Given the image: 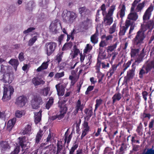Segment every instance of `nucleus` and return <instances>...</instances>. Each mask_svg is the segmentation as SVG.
Wrapping results in <instances>:
<instances>
[{
    "mask_svg": "<svg viewBox=\"0 0 154 154\" xmlns=\"http://www.w3.org/2000/svg\"><path fill=\"white\" fill-rule=\"evenodd\" d=\"M144 49V48H143L140 52L139 48L131 49L130 53L131 57L135 59V62L133 63V65H138L143 61L145 55Z\"/></svg>",
    "mask_w": 154,
    "mask_h": 154,
    "instance_id": "obj_1",
    "label": "nucleus"
},
{
    "mask_svg": "<svg viewBox=\"0 0 154 154\" xmlns=\"http://www.w3.org/2000/svg\"><path fill=\"white\" fill-rule=\"evenodd\" d=\"M154 69V59L151 62L147 61L140 69L139 75L140 78H142L143 75L147 74L151 70Z\"/></svg>",
    "mask_w": 154,
    "mask_h": 154,
    "instance_id": "obj_2",
    "label": "nucleus"
},
{
    "mask_svg": "<svg viewBox=\"0 0 154 154\" xmlns=\"http://www.w3.org/2000/svg\"><path fill=\"white\" fill-rule=\"evenodd\" d=\"M146 37L143 31L140 30L138 31L135 38L133 40V43L134 46L139 47L144 43V40Z\"/></svg>",
    "mask_w": 154,
    "mask_h": 154,
    "instance_id": "obj_3",
    "label": "nucleus"
},
{
    "mask_svg": "<svg viewBox=\"0 0 154 154\" xmlns=\"http://www.w3.org/2000/svg\"><path fill=\"white\" fill-rule=\"evenodd\" d=\"M63 19L67 23H72L75 20L77 17V14L73 12L64 11L62 14Z\"/></svg>",
    "mask_w": 154,
    "mask_h": 154,
    "instance_id": "obj_4",
    "label": "nucleus"
},
{
    "mask_svg": "<svg viewBox=\"0 0 154 154\" xmlns=\"http://www.w3.org/2000/svg\"><path fill=\"white\" fill-rule=\"evenodd\" d=\"M116 9V6L112 5L109 8L108 13L104 17V22L106 25H110L113 22L112 17L113 12Z\"/></svg>",
    "mask_w": 154,
    "mask_h": 154,
    "instance_id": "obj_5",
    "label": "nucleus"
},
{
    "mask_svg": "<svg viewBox=\"0 0 154 154\" xmlns=\"http://www.w3.org/2000/svg\"><path fill=\"white\" fill-rule=\"evenodd\" d=\"M4 85V91L2 99L4 101L9 100L11 98V96L14 92V89L11 86H8V85Z\"/></svg>",
    "mask_w": 154,
    "mask_h": 154,
    "instance_id": "obj_6",
    "label": "nucleus"
},
{
    "mask_svg": "<svg viewBox=\"0 0 154 154\" xmlns=\"http://www.w3.org/2000/svg\"><path fill=\"white\" fill-rule=\"evenodd\" d=\"M57 44L55 42H47L45 45L46 53L48 56L51 55L56 48Z\"/></svg>",
    "mask_w": 154,
    "mask_h": 154,
    "instance_id": "obj_7",
    "label": "nucleus"
},
{
    "mask_svg": "<svg viewBox=\"0 0 154 154\" xmlns=\"http://www.w3.org/2000/svg\"><path fill=\"white\" fill-rule=\"evenodd\" d=\"M154 26V19L143 21V24L141 25V31L144 32L147 29H152Z\"/></svg>",
    "mask_w": 154,
    "mask_h": 154,
    "instance_id": "obj_8",
    "label": "nucleus"
},
{
    "mask_svg": "<svg viewBox=\"0 0 154 154\" xmlns=\"http://www.w3.org/2000/svg\"><path fill=\"white\" fill-rule=\"evenodd\" d=\"M42 103V100L40 96H34L32 102V108L33 109H37L39 107V105Z\"/></svg>",
    "mask_w": 154,
    "mask_h": 154,
    "instance_id": "obj_9",
    "label": "nucleus"
},
{
    "mask_svg": "<svg viewBox=\"0 0 154 154\" xmlns=\"http://www.w3.org/2000/svg\"><path fill=\"white\" fill-rule=\"evenodd\" d=\"M133 23V22L129 20H126L125 21V26H120L119 35L121 36L125 35L129 26Z\"/></svg>",
    "mask_w": 154,
    "mask_h": 154,
    "instance_id": "obj_10",
    "label": "nucleus"
},
{
    "mask_svg": "<svg viewBox=\"0 0 154 154\" xmlns=\"http://www.w3.org/2000/svg\"><path fill=\"white\" fill-rule=\"evenodd\" d=\"M14 79L13 73L10 72L6 73L3 75V80L5 83H11Z\"/></svg>",
    "mask_w": 154,
    "mask_h": 154,
    "instance_id": "obj_11",
    "label": "nucleus"
},
{
    "mask_svg": "<svg viewBox=\"0 0 154 154\" xmlns=\"http://www.w3.org/2000/svg\"><path fill=\"white\" fill-rule=\"evenodd\" d=\"M58 26H60V24L59 21L57 19H56L51 24L49 29L51 32L54 33H56L57 31V28Z\"/></svg>",
    "mask_w": 154,
    "mask_h": 154,
    "instance_id": "obj_12",
    "label": "nucleus"
},
{
    "mask_svg": "<svg viewBox=\"0 0 154 154\" xmlns=\"http://www.w3.org/2000/svg\"><path fill=\"white\" fill-rule=\"evenodd\" d=\"M153 10V6L151 5L146 10L143 16V21L149 20L151 17V12Z\"/></svg>",
    "mask_w": 154,
    "mask_h": 154,
    "instance_id": "obj_13",
    "label": "nucleus"
},
{
    "mask_svg": "<svg viewBox=\"0 0 154 154\" xmlns=\"http://www.w3.org/2000/svg\"><path fill=\"white\" fill-rule=\"evenodd\" d=\"M26 101V98L24 96H22L19 97L17 99L16 104L19 107H22L25 105Z\"/></svg>",
    "mask_w": 154,
    "mask_h": 154,
    "instance_id": "obj_14",
    "label": "nucleus"
},
{
    "mask_svg": "<svg viewBox=\"0 0 154 154\" xmlns=\"http://www.w3.org/2000/svg\"><path fill=\"white\" fill-rule=\"evenodd\" d=\"M82 126V133L81 136V139H82L83 137L88 134L90 130V127L88 125V123L85 121L83 124Z\"/></svg>",
    "mask_w": 154,
    "mask_h": 154,
    "instance_id": "obj_15",
    "label": "nucleus"
},
{
    "mask_svg": "<svg viewBox=\"0 0 154 154\" xmlns=\"http://www.w3.org/2000/svg\"><path fill=\"white\" fill-rule=\"evenodd\" d=\"M120 11H119L117 14V17L118 18L119 16L122 19L125 16L126 7L125 3L121 4L119 6Z\"/></svg>",
    "mask_w": 154,
    "mask_h": 154,
    "instance_id": "obj_16",
    "label": "nucleus"
},
{
    "mask_svg": "<svg viewBox=\"0 0 154 154\" xmlns=\"http://www.w3.org/2000/svg\"><path fill=\"white\" fill-rule=\"evenodd\" d=\"M67 110V107L64 105L62 106L60 108V113L57 114V119L60 120L63 118Z\"/></svg>",
    "mask_w": 154,
    "mask_h": 154,
    "instance_id": "obj_17",
    "label": "nucleus"
},
{
    "mask_svg": "<svg viewBox=\"0 0 154 154\" xmlns=\"http://www.w3.org/2000/svg\"><path fill=\"white\" fill-rule=\"evenodd\" d=\"M18 139L19 144L22 149H25L26 146L27 147L26 149L28 148V146H27V145L28 144L29 145V142L26 141V137H19Z\"/></svg>",
    "mask_w": 154,
    "mask_h": 154,
    "instance_id": "obj_18",
    "label": "nucleus"
},
{
    "mask_svg": "<svg viewBox=\"0 0 154 154\" xmlns=\"http://www.w3.org/2000/svg\"><path fill=\"white\" fill-rule=\"evenodd\" d=\"M134 9L133 8H131V13L128 15V19L131 21L132 20L135 21L138 18V16L136 12L133 11ZM133 22V21H132ZM133 23L134 22L133 21Z\"/></svg>",
    "mask_w": 154,
    "mask_h": 154,
    "instance_id": "obj_19",
    "label": "nucleus"
},
{
    "mask_svg": "<svg viewBox=\"0 0 154 154\" xmlns=\"http://www.w3.org/2000/svg\"><path fill=\"white\" fill-rule=\"evenodd\" d=\"M85 105V104L81 102L80 99L78 100L76 103L75 113H77L79 111H82Z\"/></svg>",
    "mask_w": 154,
    "mask_h": 154,
    "instance_id": "obj_20",
    "label": "nucleus"
},
{
    "mask_svg": "<svg viewBox=\"0 0 154 154\" xmlns=\"http://www.w3.org/2000/svg\"><path fill=\"white\" fill-rule=\"evenodd\" d=\"M57 94L59 96H62L64 93V87L62 85L60 84L57 85L55 86Z\"/></svg>",
    "mask_w": 154,
    "mask_h": 154,
    "instance_id": "obj_21",
    "label": "nucleus"
},
{
    "mask_svg": "<svg viewBox=\"0 0 154 154\" xmlns=\"http://www.w3.org/2000/svg\"><path fill=\"white\" fill-rule=\"evenodd\" d=\"M138 65H133V64H132V68L131 70L130 71H129L128 72L127 76L125 78V80L126 79V82L127 81L128 79H132L134 75V72L135 70L136 66Z\"/></svg>",
    "mask_w": 154,
    "mask_h": 154,
    "instance_id": "obj_22",
    "label": "nucleus"
},
{
    "mask_svg": "<svg viewBox=\"0 0 154 154\" xmlns=\"http://www.w3.org/2000/svg\"><path fill=\"white\" fill-rule=\"evenodd\" d=\"M0 147L2 152L9 149L10 148L9 144L7 141H2L0 143Z\"/></svg>",
    "mask_w": 154,
    "mask_h": 154,
    "instance_id": "obj_23",
    "label": "nucleus"
},
{
    "mask_svg": "<svg viewBox=\"0 0 154 154\" xmlns=\"http://www.w3.org/2000/svg\"><path fill=\"white\" fill-rule=\"evenodd\" d=\"M73 50V51H72L70 54V57L72 59L75 58L80 52L79 50L77 48L76 45L74 46Z\"/></svg>",
    "mask_w": 154,
    "mask_h": 154,
    "instance_id": "obj_24",
    "label": "nucleus"
},
{
    "mask_svg": "<svg viewBox=\"0 0 154 154\" xmlns=\"http://www.w3.org/2000/svg\"><path fill=\"white\" fill-rule=\"evenodd\" d=\"M32 82L35 86H38L41 84L43 85L45 82L38 78H34L32 79Z\"/></svg>",
    "mask_w": 154,
    "mask_h": 154,
    "instance_id": "obj_25",
    "label": "nucleus"
},
{
    "mask_svg": "<svg viewBox=\"0 0 154 154\" xmlns=\"http://www.w3.org/2000/svg\"><path fill=\"white\" fill-rule=\"evenodd\" d=\"M92 20L90 19L87 18L83 23L84 28L85 29H87L91 26Z\"/></svg>",
    "mask_w": 154,
    "mask_h": 154,
    "instance_id": "obj_26",
    "label": "nucleus"
},
{
    "mask_svg": "<svg viewBox=\"0 0 154 154\" xmlns=\"http://www.w3.org/2000/svg\"><path fill=\"white\" fill-rule=\"evenodd\" d=\"M65 151L64 148L62 145H60V143L57 144V150L56 154H65Z\"/></svg>",
    "mask_w": 154,
    "mask_h": 154,
    "instance_id": "obj_27",
    "label": "nucleus"
},
{
    "mask_svg": "<svg viewBox=\"0 0 154 154\" xmlns=\"http://www.w3.org/2000/svg\"><path fill=\"white\" fill-rule=\"evenodd\" d=\"M16 121V119L13 118L8 122L7 125V129L9 131L11 130L14 126Z\"/></svg>",
    "mask_w": 154,
    "mask_h": 154,
    "instance_id": "obj_28",
    "label": "nucleus"
},
{
    "mask_svg": "<svg viewBox=\"0 0 154 154\" xmlns=\"http://www.w3.org/2000/svg\"><path fill=\"white\" fill-rule=\"evenodd\" d=\"M42 111H39V112H34V118H35V124H37L41 120L42 116Z\"/></svg>",
    "mask_w": 154,
    "mask_h": 154,
    "instance_id": "obj_29",
    "label": "nucleus"
},
{
    "mask_svg": "<svg viewBox=\"0 0 154 154\" xmlns=\"http://www.w3.org/2000/svg\"><path fill=\"white\" fill-rule=\"evenodd\" d=\"M8 63L14 67L15 70H17V67L19 64L17 60L12 59L9 61Z\"/></svg>",
    "mask_w": 154,
    "mask_h": 154,
    "instance_id": "obj_30",
    "label": "nucleus"
},
{
    "mask_svg": "<svg viewBox=\"0 0 154 154\" xmlns=\"http://www.w3.org/2000/svg\"><path fill=\"white\" fill-rule=\"evenodd\" d=\"M31 131V127L30 124L27 125L23 130L21 131V133L23 135L29 134Z\"/></svg>",
    "mask_w": 154,
    "mask_h": 154,
    "instance_id": "obj_31",
    "label": "nucleus"
},
{
    "mask_svg": "<svg viewBox=\"0 0 154 154\" xmlns=\"http://www.w3.org/2000/svg\"><path fill=\"white\" fill-rule=\"evenodd\" d=\"M98 35V32L96 30L95 33L93 35L91 38V41L93 43L95 44L98 42L97 36Z\"/></svg>",
    "mask_w": 154,
    "mask_h": 154,
    "instance_id": "obj_32",
    "label": "nucleus"
},
{
    "mask_svg": "<svg viewBox=\"0 0 154 154\" xmlns=\"http://www.w3.org/2000/svg\"><path fill=\"white\" fill-rule=\"evenodd\" d=\"M48 61H49L43 63L41 66H39L37 69V71L39 72L44 69H47L48 68Z\"/></svg>",
    "mask_w": 154,
    "mask_h": 154,
    "instance_id": "obj_33",
    "label": "nucleus"
},
{
    "mask_svg": "<svg viewBox=\"0 0 154 154\" xmlns=\"http://www.w3.org/2000/svg\"><path fill=\"white\" fill-rule=\"evenodd\" d=\"M117 43H115L112 45L108 46L106 48V51L108 53H109L113 51L117 47Z\"/></svg>",
    "mask_w": 154,
    "mask_h": 154,
    "instance_id": "obj_34",
    "label": "nucleus"
},
{
    "mask_svg": "<svg viewBox=\"0 0 154 154\" xmlns=\"http://www.w3.org/2000/svg\"><path fill=\"white\" fill-rule=\"evenodd\" d=\"M72 137V133H71V134L68 136V134L67 131L65 134V138H64V141L65 142L67 143V145L68 146L69 143Z\"/></svg>",
    "mask_w": 154,
    "mask_h": 154,
    "instance_id": "obj_35",
    "label": "nucleus"
},
{
    "mask_svg": "<svg viewBox=\"0 0 154 154\" xmlns=\"http://www.w3.org/2000/svg\"><path fill=\"white\" fill-rule=\"evenodd\" d=\"M10 67L8 66H5L3 64L1 65V72L4 73H8L9 71Z\"/></svg>",
    "mask_w": 154,
    "mask_h": 154,
    "instance_id": "obj_36",
    "label": "nucleus"
},
{
    "mask_svg": "<svg viewBox=\"0 0 154 154\" xmlns=\"http://www.w3.org/2000/svg\"><path fill=\"white\" fill-rule=\"evenodd\" d=\"M43 135V131L40 130L38 132L35 138V141L36 143H38L39 142Z\"/></svg>",
    "mask_w": 154,
    "mask_h": 154,
    "instance_id": "obj_37",
    "label": "nucleus"
},
{
    "mask_svg": "<svg viewBox=\"0 0 154 154\" xmlns=\"http://www.w3.org/2000/svg\"><path fill=\"white\" fill-rule=\"evenodd\" d=\"M79 12L82 15L88 14L90 12V11L87 9L85 7H82L79 8Z\"/></svg>",
    "mask_w": 154,
    "mask_h": 154,
    "instance_id": "obj_38",
    "label": "nucleus"
},
{
    "mask_svg": "<svg viewBox=\"0 0 154 154\" xmlns=\"http://www.w3.org/2000/svg\"><path fill=\"white\" fill-rule=\"evenodd\" d=\"M102 38L103 39H105L104 40L105 42L108 44L109 42L111 41L112 39L113 38L112 35H109L108 36H106L105 35H103Z\"/></svg>",
    "mask_w": 154,
    "mask_h": 154,
    "instance_id": "obj_39",
    "label": "nucleus"
},
{
    "mask_svg": "<svg viewBox=\"0 0 154 154\" xmlns=\"http://www.w3.org/2000/svg\"><path fill=\"white\" fill-rule=\"evenodd\" d=\"M117 23L114 22L110 28L109 30V33L112 34L117 31V27L116 26Z\"/></svg>",
    "mask_w": 154,
    "mask_h": 154,
    "instance_id": "obj_40",
    "label": "nucleus"
},
{
    "mask_svg": "<svg viewBox=\"0 0 154 154\" xmlns=\"http://www.w3.org/2000/svg\"><path fill=\"white\" fill-rule=\"evenodd\" d=\"M50 90V88L48 86H47L44 88L41 91V94L45 96H47L48 92Z\"/></svg>",
    "mask_w": 154,
    "mask_h": 154,
    "instance_id": "obj_41",
    "label": "nucleus"
},
{
    "mask_svg": "<svg viewBox=\"0 0 154 154\" xmlns=\"http://www.w3.org/2000/svg\"><path fill=\"white\" fill-rule=\"evenodd\" d=\"M53 102V98L52 97H51L48 101L46 104V108L48 109H49L51 106L52 105Z\"/></svg>",
    "mask_w": 154,
    "mask_h": 154,
    "instance_id": "obj_42",
    "label": "nucleus"
},
{
    "mask_svg": "<svg viewBox=\"0 0 154 154\" xmlns=\"http://www.w3.org/2000/svg\"><path fill=\"white\" fill-rule=\"evenodd\" d=\"M122 98L121 95L120 93L115 94L112 97L113 102L114 103L117 100H119Z\"/></svg>",
    "mask_w": 154,
    "mask_h": 154,
    "instance_id": "obj_43",
    "label": "nucleus"
},
{
    "mask_svg": "<svg viewBox=\"0 0 154 154\" xmlns=\"http://www.w3.org/2000/svg\"><path fill=\"white\" fill-rule=\"evenodd\" d=\"M92 48V46L91 45L89 44H87L86 46L85 47L84 50V54H88L91 50Z\"/></svg>",
    "mask_w": 154,
    "mask_h": 154,
    "instance_id": "obj_44",
    "label": "nucleus"
},
{
    "mask_svg": "<svg viewBox=\"0 0 154 154\" xmlns=\"http://www.w3.org/2000/svg\"><path fill=\"white\" fill-rule=\"evenodd\" d=\"M37 38L38 36L36 35L33 38H30L28 42L29 45V46L32 45L36 40H37Z\"/></svg>",
    "mask_w": 154,
    "mask_h": 154,
    "instance_id": "obj_45",
    "label": "nucleus"
},
{
    "mask_svg": "<svg viewBox=\"0 0 154 154\" xmlns=\"http://www.w3.org/2000/svg\"><path fill=\"white\" fill-rule=\"evenodd\" d=\"M117 66L116 65H113L110 68L109 73V76H111L114 73V71L116 69Z\"/></svg>",
    "mask_w": 154,
    "mask_h": 154,
    "instance_id": "obj_46",
    "label": "nucleus"
},
{
    "mask_svg": "<svg viewBox=\"0 0 154 154\" xmlns=\"http://www.w3.org/2000/svg\"><path fill=\"white\" fill-rule=\"evenodd\" d=\"M25 114V112L23 110H17L15 112V115L17 118H20Z\"/></svg>",
    "mask_w": 154,
    "mask_h": 154,
    "instance_id": "obj_47",
    "label": "nucleus"
},
{
    "mask_svg": "<svg viewBox=\"0 0 154 154\" xmlns=\"http://www.w3.org/2000/svg\"><path fill=\"white\" fill-rule=\"evenodd\" d=\"M103 154H113V152L112 151V149L106 147L105 149Z\"/></svg>",
    "mask_w": 154,
    "mask_h": 154,
    "instance_id": "obj_48",
    "label": "nucleus"
},
{
    "mask_svg": "<svg viewBox=\"0 0 154 154\" xmlns=\"http://www.w3.org/2000/svg\"><path fill=\"white\" fill-rule=\"evenodd\" d=\"M103 100L101 99H97L96 100V104L95 105L94 111H95L102 103Z\"/></svg>",
    "mask_w": 154,
    "mask_h": 154,
    "instance_id": "obj_49",
    "label": "nucleus"
},
{
    "mask_svg": "<svg viewBox=\"0 0 154 154\" xmlns=\"http://www.w3.org/2000/svg\"><path fill=\"white\" fill-rule=\"evenodd\" d=\"M153 149L152 146V148L148 149L145 152H144L142 154H154V150Z\"/></svg>",
    "mask_w": 154,
    "mask_h": 154,
    "instance_id": "obj_50",
    "label": "nucleus"
},
{
    "mask_svg": "<svg viewBox=\"0 0 154 154\" xmlns=\"http://www.w3.org/2000/svg\"><path fill=\"white\" fill-rule=\"evenodd\" d=\"M33 3L32 2H29L26 6V8L29 11H32L33 8Z\"/></svg>",
    "mask_w": 154,
    "mask_h": 154,
    "instance_id": "obj_51",
    "label": "nucleus"
},
{
    "mask_svg": "<svg viewBox=\"0 0 154 154\" xmlns=\"http://www.w3.org/2000/svg\"><path fill=\"white\" fill-rule=\"evenodd\" d=\"M100 11H102V14L104 16L105 15L107 14L106 11V6L105 4H103L100 7Z\"/></svg>",
    "mask_w": 154,
    "mask_h": 154,
    "instance_id": "obj_52",
    "label": "nucleus"
},
{
    "mask_svg": "<svg viewBox=\"0 0 154 154\" xmlns=\"http://www.w3.org/2000/svg\"><path fill=\"white\" fill-rule=\"evenodd\" d=\"M144 7V4L143 3L139 4L137 5L136 10L137 12L140 11Z\"/></svg>",
    "mask_w": 154,
    "mask_h": 154,
    "instance_id": "obj_53",
    "label": "nucleus"
},
{
    "mask_svg": "<svg viewBox=\"0 0 154 154\" xmlns=\"http://www.w3.org/2000/svg\"><path fill=\"white\" fill-rule=\"evenodd\" d=\"M63 53H60L58 54L56 56V60L59 63L61 61Z\"/></svg>",
    "mask_w": 154,
    "mask_h": 154,
    "instance_id": "obj_54",
    "label": "nucleus"
},
{
    "mask_svg": "<svg viewBox=\"0 0 154 154\" xmlns=\"http://www.w3.org/2000/svg\"><path fill=\"white\" fill-rule=\"evenodd\" d=\"M20 151V146H17L11 154H18Z\"/></svg>",
    "mask_w": 154,
    "mask_h": 154,
    "instance_id": "obj_55",
    "label": "nucleus"
},
{
    "mask_svg": "<svg viewBox=\"0 0 154 154\" xmlns=\"http://www.w3.org/2000/svg\"><path fill=\"white\" fill-rule=\"evenodd\" d=\"M35 28L33 27H30L27 30L24 31L23 32V33L24 34L27 35V34L32 32V31L35 29Z\"/></svg>",
    "mask_w": 154,
    "mask_h": 154,
    "instance_id": "obj_56",
    "label": "nucleus"
},
{
    "mask_svg": "<svg viewBox=\"0 0 154 154\" xmlns=\"http://www.w3.org/2000/svg\"><path fill=\"white\" fill-rule=\"evenodd\" d=\"M94 86H90L87 88V90L85 92L86 95L90 93V92L91 91L94 89Z\"/></svg>",
    "mask_w": 154,
    "mask_h": 154,
    "instance_id": "obj_57",
    "label": "nucleus"
},
{
    "mask_svg": "<svg viewBox=\"0 0 154 154\" xmlns=\"http://www.w3.org/2000/svg\"><path fill=\"white\" fill-rule=\"evenodd\" d=\"M64 75V72H61L57 73L55 74V77L57 78H59L63 76Z\"/></svg>",
    "mask_w": 154,
    "mask_h": 154,
    "instance_id": "obj_58",
    "label": "nucleus"
},
{
    "mask_svg": "<svg viewBox=\"0 0 154 154\" xmlns=\"http://www.w3.org/2000/svg\"><path fill=\"white\" fill-rule=\"evenodd\" d=\"M13 28L12 26L9 25L7 26L5 28L4 30L6 32H7L9 31H11L12 29Z\"/></svg>",
    "mask_w": 154,
    "mask_h": 154,
    "instance_id": "obj_59",
    "label": "nucleus"
},
{
    "mask_svg": "<svg viewBox=\"0 0 154 154\" xmlns=\"http://www.w3.org/2000/svg\"><path fill=\"white\" fill-rule=\"evenodd\" d=\"M142 96L143 98L144 99L145 101H146L147 100V97L148 96V93L146 91H143L142 92Z\"/></svg>",
    "mask_w": 154,
    "mask_h": 154,
    "instance_id": "obj_60",
    "label": "nucleus"
},
{
    "mask_svg": "<svg viewBox=\"0 0 154 154\" xmlns=\"http://www.w3.org/2000/svg\"><path fill=\"white\" fill-rule=\"evenodd\" d=\"M86 54H84V53L83 54L82 53H80V60L81 62L82 63L83 62L85 59V57L86 56Z\"/></svg>",
    "mask_w": 154,
    "mask_h": 154,
    "instance_id": "obj_61",
    "label": "nucleus"
},
{
    "mask_svg": "<svg viewBox=\"0 0 154 154\" xmlns=\"http://www.w3.org/2000/svg\"><path fill=\"white\" fill-rule=\"evenodd\" d=\"M23 55L24 54L22 52L20 53L19 54L18 58L20 61H23L24 59Z\"/></svg>",
    "mask_w": 154,
    "mask_h": 154,
    "instance_id": "obj_62",
    "label": "nucleus"
},
{
    "mask_svg": "<svg viewBox=\"0 0 154 154\" xmlns=\"http://www.w3.org/2000/svg\"><path fill=\"white\" fill-rule=\"evenodd\" d=\"M92 57L91 55L90 54H86V58L87 59V60H88V63H89V64L91 62V59Z\"/></svg>",
    "mask_w": 154,
    "mask_h": 154,
    "instance_id": "obj_63",
    "label": "nucleus"
},
{
    "mask_svg": "<svg viewBox=\"0 0 154 154\" xmlns=\"http://www.w3.org/2000/svg\"><path fill=\"white\" fill-rule=\"evenodd\" d=\"M107 44L104 40L101 41L100 43L99 46L100 47H103Z\"/></svg>",
    "mask_w": 154,
    "mask_h": 154,
    "instance_id": "obj_64",
    "label": "nucleus"
}]
</instances>
